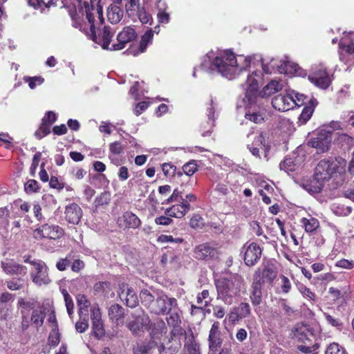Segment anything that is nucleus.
<instances>
[{
	"label": "nucleus",
	"mask_w": 354,
	"mask_h": 354,
	"mask_svg": "<svg viewBox=\"0 0 354 354\" xmlns=\"http://www.w3.org/2000/svg\"><path fill=\"white\" fill-rule=\"evenodd\" d=\"M250 57L239 55L236 57L230 50H225L216 55L214 51H209L204 57L201 63L203 69L214 67L222 76L232 80L236 78L251 64Z\"/></svg>",
	"instance_id": "f257e3e1"
},
{
	"label": "nucleus",
	"mask_w": 354,
	"mask_h": 354,
	"mask_svg": "<svg viewBox=\"0 0 354 354\" xmlns=\"http://www.w3.org/2000/svg\"><path fill=\"white\" fill-rule=\"evenodd\" d=\"M77 1L79 3L80 12L82 15L84 13L86 15V19L88 22L89 28H83L82 24H79L78 26L76 22L75 23V26L80 28V30H83L88 38L100 45L103 49L113 50L111 48V46H110V43L114 36V32L112 31L109 27L105 26L98 36L96 35L94 21L95 17H97L100 23L103 22L104 19L102 7L97 6L95 8L92 5H90L89 2L87 1H84L83 3H82V0Z\"/></svg>",
	"instance_id": "f03ea898"
},
{
	"label": "nucleus",
	"mask_w": 354,
	"mask_h": 354,
	"mask_svg": "<svg viewBox=\"0 0 354 354\" xmlns=\"http://www.w3.org/2000/svg\"><path fill=\"white\" fill-rule=\"evenodd\" d=\"M217 290V299L225 304H231L242 289H245L244 280L239 274L221 278L215 281Z\"/></svg>",
	"instance_id": "7ed1b4c3"
},
{
	"label": "nucleus",
	"mask_w": 354,
	"mask_h": 354,
	"mask_svg": "<svg viewBox=\"0 0 354 354\" xmlns=\"http://www.w3.org/2000/svg\"><path fill=\"white\" fill-rule=\"evenodd\" d=\"M338 162L336 160H322L319 162L315 170V185L308 189L310 193L315 194L321 192L322 182L328 180L334 176L338 169Z\"/></svg>",
	"instance_id": "20e7f679"
},
{
	"label": "nucleus",
	"mask_w": 354,
	"mask_h": 354,
	"mask_svg": "<svg viewBox=\"0 0 354 354\" xmlns=\"http://www.w3.org/2000/svg\"><path fill=\"white\" fill-rule=\"evenodd\" d=\"M125 10L127 16L134 22L139 21L142 24H151L153 18L140 0H125Z\"/></svg>",
	"instance_id": "39448f33"
},
{
	"label": "nucleus",
	"mask_w": 354,
	"mask_h": 354,
	"mask_svg": "<svg viewBox=\"0 0 354 354\" xmlns=\"http://www.w3.org/2000/svg\"><path fill=\"white\" fill-rule=\"evenodd\" d=\"M340 59L349 65H354V32H344L339 42Z\"/></svg>",
	"instance_id": "423d86ee"
},
{
	"label": "nucleus",
	"mask_w": 354,
	"mask_h": 354,
	"mask_svg": "<svg viewBox=\"0 0 354 354\" xmlns=\"http://www.w3.org/2000/svg\"><path fill=\"white\" fill-rule=\"evenodd\" d=\"M32 266L30 276L34 283L41 286L48 285L51 280L48 275V268L46 264L41 260H32L30 261Z\"/></svg>",
	"instance_id": "0eeeda50"
},
{
	"label": "nucleus",
	"mask_w": 354,
	"mask_h": 354,
	"mask_svg": "<svg viewBox=\"0 0 354 354\" xmlns=\"http://www.w3.org/2000/svg\"><path fill=\"white\" fill-rule=\"evenodd\" d=\"M177 301L169 298L165 294L160 295L151 306L150 311L154 314H167L172 308L176 307Z\"/></svg>",
	"instance_id": "6e6552de"
},
{
	"label": "nucleus",
	"mask_w": 354,
	"mask_h": 354,
	"mask_svg": "<svg viewBox=\"0 0 354 354\" xmlns=\"http://www.w3.org/2000/svg\"><path fill=\"white\" fill-rule=\"evenodd\" d=\"M308 80L315 86L322 89L327 88L331 83V78L323 66L315 68L308 75Z\"/></svg>",
	"instance_id": "1a4fd4ad"
},
{
	"label": "nucleus",
	"mask_w": 354,
	"mask_h": 354,
	"mask_svg": "<svg viewBox=\"0 0 354 354\" xmlns=\"http://www.w3.org/2000/svg\"><path fill=\"white\" fill-rule=\"evenodd\" d=\"M64 234V230L58 225L45 224L38 227L34 231V237L36 239L48 238L50 239H57Z\"/></svg>",
	"instance_id": "9d476101"
},
{
	"label": "nucleus",
	"mask_w": 354,
	"mask_h": 354,
	"mask_svg": "<svg viewBox=\"0 0 354 354\" xmlns=\"http://www.w3.org/2000/svg\"><path fill=\"white\" fill-rule=\"evenodd\" d=\"M331 140V131L323 129L319 130L317 136L312 138L308 143L318 152L323 153L328 150Z\"/></svg>",
	"instance_id": "9b49d317"
},
{
	"label": "nucleus",
	"mask_w": 354,
	"mask_h": 354,
	"mask_svg": "<svg viewBox=\"0 0 354 354\" xmlns=\"http://www.w3.org/2000/svg\"><path fill=\"white\" fill-rule=\"evenodd\" d=\"M294 91L286 90V95H276L272 100V107L279 111H287L295 107V102L293 100Z\"/></svg>",
	"instance_id": "f8f14e48"
},
{
	"label": "nucleus",
	"mask_w": 354,
	"mask_h": 354,
	"mask_svg": "<svg viewBox=\"0 0 354 354\" xmlns=\"http://www.w3.org/2000/svg\"><path fill=\"white\" fill-rule=\"evenodd\" d=\"M244 252V261L248 266H252L260 259L262 254L261 248L256 243H246L242 248Z\"/></svg>",
	"instance_id": "ddd939ff"
},
{
	"label": "nucleus",
	"mask_w": 354,
	"mask_h": 354,
	"mask_svg": "<svg viewBox=\"0 0 354 354\" xmlns=\"http://www.w3.org/2000/svg\"><path fill=\"white\" fill-rule=\"evenodd\" d=\"M132 318L133 319L128 324V328L134 335H138L144 328L147 329L150 324L149 316L142 311H137L133 314Z\"/></svg>",
	"instance_id": "4468645a"
},
{
	"label": "nucleus",
	"mask_w": 354,
	"mask_h": 354,
	"mask_svg": "<svg viewBox=\"0 0 354 354\" xmlns=\"http://www.w3.org/2000/svg\"><path fill=\"white\" fill-rule=\"evenodd\" d=\"M261 80V73L260 71L252 72L247 78V91L245 97L250 104L255 103V99L257 97L256 93L259 88V82Z\"/></svg>",
	"instance_id": "2eb2a0df"
},
{
	"label": "nucleus",
	"mask_w": 354,
	"mask_h": 354,
	"mask_svg": "<svg viewBox=\"0 0 354 354\" xmlns=\"http://www.w3.org/2000/svg\"><path fill=\"white\" fill-rule=\"evenodd\" d=\"M136 37L135 30L129 26L125 27L118 35V44L111 45V49L114 50H122L126 44L131 41Z\"/></svg>",
	"instance_id": "dca6fc26"
},
{
	"label": "nucleus",
	"mask_w": 354,
	"mask_h": 354,
	"mask_svg": "<svg viewBox=\"0 0 354 354\" xmlns=\"http://www.w3.org/2000/svg\"><path fill=\"white\" fill-rule=\"evenodd\" d=\"M220 324L215 322L210 328L208 336V346L210 351L216 353L221 346L223 340L221 337V331L219 330Z\"/></svg>",
	"instance_id": "f3484780"
},
{
	"label": "nucleus",
	"mask_w": 354,
	"mask_h": 354,
	"mask_svg": "<svg viewBox=\"0 0 354 354\" xmlns=\"http://www.w3.org/2000/svg\"><path fill=\"white\" fill-rule=\"evenodd\" d=\"M286 82L281 79H274L269 82L263 88L257 93V97L266 98L272 95L281 91Z\"/></svg>",
	"instance_id": "a211bd4d"
},
{
	"label": "nucleus",
	"mask_w": 354,
	"mask_h": 354,
	"mask_svg": "<svg viewBox=\"0 0 354 354\" xmlns=\"http://www.w3.org/2000/svg\"><path fill=\"white\" fill-rule=\"evenodd\" d=\"M92 333L94 336L100 338L104 336L105 330L101 319V313L97 306H94L91 309Z\"/></svg>",
	"instance_id": "6ab92c4d"
},
{
	"label": "nucleus",
	"mask_w": 354,
	"mask_h": 354,
	"mask_svg": "<svg viewBox=\"0 0 354 354\" xmlns=\"http://www.w3.org/2000/svg\"><path fill=\"white\" fill-rule=\"evenodd\" d=\"M118 295L120 299L129 307L134 308L138 304V299L135 291L126 284H122L120 286Z\"/></svg>",
	"instance_id": "aec40b11"
},
{
	"label": "nucleus",
	"mask_w": 354,
	"mask_h": 354,
	"mask_svg": "<svg viewBox=\"0 0 354 354\" xmlns=\"http://www.w3.org/2000/svg\"><path fill=\"white\" fill-rule=\"evenodd\" d=\"M64 216L69 223L77 225L82 216V210L77 204L71 203L65 207Z\"/></svg>",
	"instance_id": "412c9836"
},
{
	"label": "nucleus",
	"mask_w": 354,
	"mask_h": 354,
	"mask_svg": "<svg viewBox=\"0 0 354 354\" xmlns=\"http://www.w3.org/2000/svg\"><path fill=\"white\" fill-rule=\"evenodd\" d=\"M117 223L122 228L136 229L140 225L141 221L136 214L127 212L118 217Z\"/></svg>",
	"instance_id": "4be33fe9"
},
{
	"label": "nucleus",
	"mask_w": 354,
	"mask_h": 354,
	"mask_svg": "<svg viewBox=\"0 0 354 354\" xmlns=\"http://www.w3.org/2000/svg\"><path fill=\"white\" fill-rule=\"evenodd\" d=\"M258 147H261V149L265 152H267L269 150V146L268 145L266 134L263 133L256 135L254 138L252 146H248L250 151L256 157H259V149Z\"/></svg>",
	"instance_id": "5701e85b"
},
{
	"label": "nucleus",
	"mask_w": 354,
	"mask_h": 354,
	"mask_svg": "<svg viewBox=\"0 0 354 354\" xmlns=\"http://www.w3.org/2000/svg\"><path fill=\"white\" fill-rule=\"evenodd\" d=\"M1 268L3 272L10 275L24 276L27 272V268L24 266L17 263L12 260H7L1 262Z\"/></svg>",
	"instance_id": "b1692460"
},
{
	"label": "nucleus",
	"mask_w": 354,
	"mask_h": 354,
	"mask_svg": "<svg viewBox=\"0 0 354 354\" xmlns=\"http://www.w3.org/2000/svg\"><path fill=\"white\" fill-rule=\"evenodd\" d=\"M160 31V28L158 26H156L154 30L150 29L148 30L142 37L139 48L138 50H131V53H132L134 56L138 55L140 53H144L148 45L150 44L152 41V39L154 35V32L158 33Z\"/></svg>",
	"instance_id": "393cba45"
},
{
	"label": "nucleus",
	"mask_w": 354,
	"mask_h": 354,
	"mask_svg": "<svg viewBox=\"0 0 354 354\" xmlns=\"http://www.w3.org/2000/svg\"><path fill=\"white\" fill-rule=\"evenodd\" d=\"M216 253L215 248L207 243L201 244L194 249L195 258L201 260L209 259L214 257Z\"/></svg>",
	"instance_id": "a878e982"
},
{
	"label": "nucleus",
	"mask_w": 354,
	"mask_h": 354,
	"mask_svg": "<svg viewBox=\"0 0 354 354\" xmlns=\"http://www.w3.org/2000/svg\"><path fill=\"white\" fill-rule=\"evenodd\" d=\"M190 204L185 202H180V204L172 205L165 210V214L171 217L181 218L184 216L189 210Z\"/></svg>",
	"instance_id": "bb28decb"
},
{
	"label": "nucleus",
	"mask_w": 354,
	"mask_h": 354,
	"mask_svg": "<svg viewBox=\"0 0 354 354\" xmlns=\"http://www.w3.org/2000/svg\"><path fill=\"white\" fill-rule=\"evenodd\" d=\"M156 346L157 342L154 339L141 341L133 347V354H152Z\"/></svg>",
	"instance_id": "cd10ccee"
},
{
	"label": "nucleus",
	"mask_w": 354,
	"mask_h": 354,
	"mask_svg": "<svg viewBox=\"0 0 354 354\" xmlns=\"http://www.w3.org/2000/svg\"><path fill=\"white\" fill-rule=\"evenodd\" d=\"M147 330L149 331L151 339L159 338L162 333H166L165 324L162 319H158L154 323L149 324Z\"/></svg>",
	"instance_id": "c85d7f7f"
},
{
	"label": "nucleus",
	"mask_w": 354,
	"mask_h": 354,
	"mask_svg": "<svg viewBox=\"0 0 354 354\" xmlns=\"http://www.w3.org/2000/svg\"><path fill=\"white\" fill-rule=\"evenodd\" d=\"M277 62V60L274 59L271 60L270 66L263 62L261 65L263 71L266 73H272L274 71V68L277 67V71L279 73H288L287 68L288 66V64L287 62L280 61L279 64H278Z\"/></svg>",
	"instance_id": "c756f323"
},
{
	"label": "nucleus",
	"mask_w": 354,
	"mask_h": 354,
	"mask_svg": "<svg viewBox=\"0 0 354 354\" xmlns=\"http://www.w3.org/2000/svg\"><path fill=\"white\" fill-rule=\"evenodd\" d=\"M214 104L213 100H211L210 107L207 109V116L209 122H207V125L202 124L201 131L203 136H207L212 132V130L214 126Z\"/></svg>",
	"instance_id": "7c9ffc66"
},
{
	"label": "nucleus",
	"mask_w": 354,
	"mask_h": 354,
	"mask_svg": "<svg viewBox=\"0 0 354 354\" xmlns=\"http://www.w3.org/2000/svg\"><path fill=\"white\" fill-rule=\"evenodd\" d=\"M123 17V10L116 5H111L107 10L108 20L113 24L119 23Z\"/></svg>",
	"instance_id": "2f4dec72"
},
{
	"label": "nucleus",
	"mask_w": 354,
	"mask_h": 354,
	"mask_svg": "<svg viewBox=\"0 0 354 354\" xmlns=\"http://www.w3.org/2000/svg\"><path fill=\"white\" fill-rule=\"evenodd\" d=\"M124 315V308L118 304H113L109 309L110 319L117 324L123 322Z\"/></svg>",
	"instance_id": "473e14b6"
},
{
	"label": "nucleus",
	"mask_w": 354,
	"mask_h": 354,
	"mask_svg": "<svg viewBox=\"0 0 354 354\" xmlns=\"http://www.w3.org/2000/svg\"><path fill=\"white\" fill-rule=\"evenodd\" d=\"M310 331L308 326L297 324L295 325L294 330H292V336L295 339L300 342H305L308 339V335Z\"/></svg>",
	"instance_id": "72a5a7b5"
},
{
	"label": "nucleus",
	"mask_w": 354,
	"mask_h": 354,
	"mask_svg": "<svg viewBox=\"0 0 354 354\" xmlns=\"http://www.w3.org/2000/svg\"><path fill=\"white\" fill-rule=\"evenodd\" d=\"M252 303L257 306L261 302V283L260 279L254 280L252 286L250 295Z\"/></svg>",
	"instance_id": "f704fd0d"
},
{
	"label": "nucleus",
	"mask_w": 354,
	"mask_h": 354,
	"mask_svg": "<svg viewBox=\"0 0 354 354\" xmlns=\"http://www.w3.org/2000/svg\"><path fill=\"white\" fill-rule=\"evenodd\" d=\"M156 8L158 9L157 18L158 22L162 24H168L170 20V15L168 12H165L167 5L164 2H161V0H159L156 4Z\"/></svg>",
	"instance_id": "c9c22d12"
},
{
	"label": "nucleus",
	"mask_w": 354,
	"mask_h": 354,
	"mask_svg": "<svg viewBox=\"0 0 354 354\" xmlns=\"http://www.w3.org/2000/svg\"><path fill=\"white\" fill-rule=\"evenodd\" d=\"M123 152V147L119 142H114L109 145V159L115 165L118 164L117 156Z\"/></svg>",
	"instance_id": "e433bc0d"
},
{
	"label": "nucleus",
	"mask_w": 354,
	"mask_h": 354,
	"mask_svg": "<svg viewBox=\"0 0 354 354\" xmlns=\"http://www.w3.org/2000/svg\"><path fill=\"white\" fill-rule=\"evenodd\" d=\"M301 223L303 225L304 230L308 233L315 232L319 226V222L315 218L309 216V218H302Z\"/></svg>",
	"instance_id": "4c0bfd02"
},
{
	"label": "nucleus",
	"mask_w": 354,
	"mask_h": 354,
	"mask_svg": "<svg viewBox=\"0 0 354 354\" xmlns=\"http://www.w3.org/2000/svg\"><path fill=\"white\" fill-rule=\"evenodd\" d=\"M45 317V310L43 308H39L33 310L31 321L36 327H39L43 324Z\"/></svg>",
	"instance_id": "58836bf2"
},
{
	"label": "nucleus",
	"mask_w": 354,
	"mask_h": 354,
	"mask_svg": "<svg viewBox=\"0 0 354 354\" xmlns=\"http://www.w3.org/2000/svg\"><path fill=\"white\" fill-rule=\"evenodd\" d=\"M180 348V344L177 341L169 342L166 346L159 347L160 354H175Z\"/></svg>",
	"instance_id": "ea45409f"
},
{
	"label": "nucleus",
	"mask_w": 354,
	"mask_h": 354,
	"mask_svg": "<svg viewBox=\"0 0 354 354\" xmlns=\"http://www.w3.org/2000/svg\"><path fill=\"white\" fill-rule=\"evenodd\" d=\"M77 306L79 307V313L80 317L83 314L86 315V313L88 312V308L90 306V302L87 299L86 297L84 295H77Z\"/></svg>",
	"instance_id": "a19ab883"
},
{
	"label": "nucleus",
	"mask_w": 354,
	"mask_h": 354,
	"mask_svg": "<svg viewBox=\"0 0 354 354\" xmlns=\"http://www.w3.org/2000/svg\"><path fill=\"white\" fill-rule=\"evenodd\" d=\"M245 118L255 124H260L264 121V113L261 111L245 113Z\"/></svg>",
	"instance_id": "79ce46f5"
},
{
	"label": "nucleus",
	"mask_w": 354,
	"mask_h": 354,
	"mask_svg": "<svg viewBox=\"0 0 354 354\" xmlns=\"http://www.w3.org/2000/svg\"><path fill=\"white\" fill-rule=\"evenodd\" d=\"M140 297L142 304L150 310L152 304L155 301L154 297L148 290H142L140 293Z\"/></svg>",
	"instance_id": "37998d69"
},
{
	"label": "nucleus",
	"mask_w": 354,
	"mask_h": 354,
	"mask_svg": "<svg viewBox=\"0 0 354 354\" xmlns=\"http://www.w3.org/2000/svg\"><path fill=\"white\" fill-rule=\"evenodd\" d=\"M297 289L299 292L302 295L304 298L308 299L310 301H315L316 299V295L313 292L310 288L306 287L305 285L302 283H299L297 286Z\"/></svg>",
	"instance_id": "c03bdc74"
},
{
	"label": "nucleus",
	"mask_w": 354,
	"mask_h": 354,
	"mask_svg": "<svg viewBox=\"0 0 354 354\" xmlns=\"http://www.w3.org/2000/svg\"><path fill=\"white\" fill-rule=\"evenodd\" d=\"M279 166L281 170L287 173L295 171L297 167V163L291 158H286Z\"/></svg>",
	"instance_id": "a18cd8bd"
},
{
	"label": "nucleus",
	"mask_w": 354,
	"mask_h": 354,
	"mask_svg": "<svg viewBox=\"0 0 354 354\" xmlns=\"http://www.w3.org/2000/svg\"><path fill=\"white\" fill-rule=\"evenodd\" d=\"M313 111L314 104H313V106H305L299 118V122L301 124H305L311 118Z\"/></svg>",
	"instance_id": "49530a36"
},
{
	"label": "nucleus",
	"mask_w": 354,
	"mask_h": 354,
	"mask_svg": "<svg viewBox=\"0 0 354 354\" xmlns=\"http://www.w3.org/2000/svg\"><path fill=\"white\" fill-rule=\"evenodd\" d=\"M62 295L64 299L67 313H68V315L71 317L73 313V308H74L73 301L66 290L63 289L62 290Z\"/></svg>",
	"instance_id": "de8ad7c7"
},
{
	"label": "nucleus",
	"mask_w": 354,
	"mask_h": 354,
	"mask_svg": "<svg viewBox=\"0 0 354 354\" xmlns=\"http://www.w3.org/2000/svg\"><path fill=\"white\" fill-rule=\"evenodd\" d=\"M23 80L25 82L28 84V86L31 89L35 88L37 86L41 85L44 82V78L37 76H25Z\"/></svg>",
	"instance_id": "09e8293b"
},
{
	"label": "nucleus",
	"mask_w": 354,
	"mask_h": 354,
	"mask_svg": "<svg viewBox=\"0 0 354 354\" xmlns=\"http://www.w3.org/2000/svg\"><path fill=\"white\" fill-rule=\"evenodd\" d=\"M158 243H181L183 241L182 238H174L171 235L161 234L157 239Z\"/></svg>",
	"instance_id": "8fccbe9b"
},
{
	"label": "nucleus",
	"mask_w": 354,
	"mask_h": 354,
	"mask_svg": "<svg viewBox=\"0 0 354 354\" xmlns=\"http://www.w3.org/2000/svg\"><path fill=\"white\" fill-rule=\"evenodd\" d=\"M50 132V127L41 122L38 129L35 132V136L40 140L48 135Z\"/></svg>",
	"instance_id": "3c124183"
},
{
	"label": "nucleus",
	"mask_w": 354,
	"mask_h": 354,
	"mask_svg": "<svg viewBox=\"0 0 354 354\" xmlns=\"http://www.w3.org/2000/svg\"><path fill=\"white\" fill-rule=\"evenodd\" d=\"M59 333H58L57 325L55 324L54 328L52 329L49 335L48 342L51 346H55L59 344Z\"/></svg>",
	"instance_id": "603ef678"
},
{
	"label": "nucleus",
	"mask_w": 354,
	"mask_h": 354,
	"mask_svg": "<svg viewBox=\"0 0 354 354\" xmlns=\"http://www.w3.org/2000/svg\"><path fill=\"white\" fill-rule=\"evenodd\" d=\"M325 354H345V350L338 344L332 343L327 347Z\"/></svg>",
	"instance_id": "864d4df0"
},
{
	"label": "nucleus",
	"mask_w": 354,
	"mask_h": 354,
	"mask_svg": "<svg viewBox=\"0 0 354 354\" xmlns=\"http://www.w3.org/2000/svg\"><path fill=\"white\" fill-rule=\"evenodd\" d=\"M183 170L187 176L193 175L197 170L196 163L194 160L190 161L183 167Z\"/></svg>",
	"instance_id": "5fc2aeb1"
},
{
	"label": "nucleus",
	"mask_w": 354,
	"mask_h": 354,
	"mask_svg": "<svg viewBox=\"0 0 354 354\" xmlns=\"http://www.w3.org/2000/svg\"><path fill=\"white\" fill-rule=\"evenodd\" d=\"M56 120L57 115L54 112L49 111L46 112V113L42 118L41 122L46 124L49 127H50L51 125L56 121Z\"/></svg>",
	"instance_id": "6e6d98bb"
},
{
	"label": "nucleus",
	"mask_w": 354,
	"mask_h": 354,
	"mask_svg": "<svg viewBox=\"0 0 354 354\" xmlns=\"http://www.w3.org/2000/svg\"><path fill=\"white\" fill-rule=\"evenodd\" d=\"M24 188L27 193L37 192L39 189L37 181L32 179L27 181L24 185Z\"/></svg>",
	"instance_id": "4d7b16f0"
},
{
	"label": "nucleus",
	"mask_w": 354,
	"mask_h": 354,
	"mask_svg": "<svg viewBox=\"0 0 354 354\" xmlns=\"http://www.w3.org/2000/svg\"><path fill=\"white\" fill-rule=\"evenodd\" d=\"M281 280V290L283 293L287 294L291 290V283L289 279L284 276L281 275L280 277Z\"/></svg>",
	"instance_id": "13d9d810"
},
{
	"label": "nucleus",
	"mask_w": 354,
	"mask_h": 354,
	"mask_svg": "<svg viewBox=\"0 0 354 354\" xmlns=\"http://www.w3.org/2000/svg\"><path fill=\"white\" fill-rule=\"evenodd\" d=\"M167 322L173 327L178 326L181 322L180 314L176 311L171 313L167 319Z\"/></svg>",
	"instance_id": "bf43d9fd"
},
{
	"label": "nucleus",
	"mask_w": 354,
	"mask_h": 354,
	"mask_svg": "<svg viewBox=\"0 0 354 354\" xmlns=\"http://www.w3.org/2000/svg\"><path fill=\"white\" fill-rule=\"evenodd\" d=\"M207 299H209V291L204 290L197 296V303L205 307L210 301Z\"/></svg>",
	"instance_id": "052dcab7"
},
{
	"label": "nucleus",
	"mask_w": 354,
	"mask_h": 354,
	"mask_svg": "<svg viewBox=\"0 0 354 354\" xmlns=\"http://www.w3.org/2000/svg\"><path fill=\"white\" fill-rule=\"evenodd\" d=\"M293 100L295 102V106H300L305 104L307 102V100H308V98L304 94L299 93L294 91Z\"/></svg>",
	"instance_id": "680f3d73"
},
{
	"label": "nucleus",
	"mask_w": 354,
	"mask_h": 354,
	"mask_svg": "<svg viewBox=\"0 0 354 354\" xmlns=\"http://www.w3.org/2000/svg\"><path fill=\"white\" fill-rule=\"evenodd\" d=\"M71 263V259L69 257H66L64 259H59L56 263V268L59 271H64L68 267Z\"/></svg>",
	"instance_id": "e2e57ef3"
},
{
	"label": "nucleus",
	"mask_w": 354,
	"mask_h": 354,
	"mask_svg": "<svg viewBox=\"0 0 354 354\" xmlns=\"http://www.w3.org/2000/svg\"><path fill=\"white\" fill-rule=\"evenodd\" d=\"M162 169L165 176H172L176 171V167L170 163H164Z\"/></svg>",
	"instance_id": "0e129e2a"
},
{
	"label": "nucleus",
	"mask_w": 354,
	"mask_h": 354,
	"mask_svg": "<svg viewBox=\"0 0 354 354\" xmlns=\"http://www.w3.org/2000/svg\"><path fill=\"white\" fill-rule=\"evenodd\" d=\"M179 198H180L181 199L183 198L182 192L180 191L178 189H175L173 191L172 194L165 201V203H163V204H168L170 203L178 201Z\"/></svg>",
	"instance_id": "69168bd1"
},
{
	"label": "nucleus",
	"mask_w": 354,
	"mask_h": 354,
	"mask_svg": "<svg viewBox=\"0 0 354 354\" xmlns=\"http://www.w3.org/2000/svg\"><path fill=\"white\" fill-rule=\"evenodd\" d=\"M203 225L202 218L198 215H194L190 220V226L192 228H201Z\"/></svg>",
	"instance_id": "338daca9"
},
{
	"label": "nucleus",
	"mask_w": 354,
	"mask_h": 354,
	"mask_svg": "<svg viewBox=\"0 0 354 354\" xmlns=\"http://www.w3.org/2000/svg\"><path fill=\"white\" fill-rule=\"evenodd\" d=\"M336 266L345 268V269H352L354 268V261H348L347 259H341L336 262Z\"/></svg>",
	"instance_id": "774afa93"
}]
</instances>
